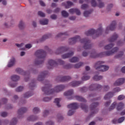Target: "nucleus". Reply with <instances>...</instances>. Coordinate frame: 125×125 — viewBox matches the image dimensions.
<instances>
[{
  "label": "nucleus",
  "mask_w": 125,
  "mask_h": 125,
  "mask_svg": "<svg viewBox=\"0 0 125 125\" xmlns=\"http://www.w3.org/2000/svg\"><path fill=\"white\" fill-rule=\"evenodd\" d=\"M49 86H50V85H48L46 87L42 88V91H43L45 94H47V95L51 94V93H53V92H60V91H62V90L65 88L64 85L57 86L55 87V89H50Z\"/></svg>",
  "instance_id": "1"
},
{
  "label": "nucleus",
  "mask_w": 125,
  "mask_h": 125,
  "mask_svg": "<svg viewBox=\"0 0 125 125\" xmlns=\"http://www.w3.org/2000/svg\"><path fill=\"white\" fill-rule=\"evenodd\" d=\"M35 55L38 58V60H35V65H40V64L43 63L46 53L42 50H39L35 52Z\"/></svg>",
  "instance_id": "2"
},
{
  "label": "nucleus",
  "mask_w": 125,
  "mask_h": 125,
  "mask_svg": "<svg viewBox=\"0 0 125 125\" xmlns=\"http://www.w3.org/2000/svg\"><path fill=\"white\" fill-rule=\"evenodd\" d=\"M103 62H97L95 63L94 67L97 71H101V72H105L109 70V66L107 65H103Z\"/></svg>",
  "instance_id": "3"
},
{
  "label": "nucleus",
  "mask_w": 125,
  "mask_h": 125,
  "mask_svg": "<svg viewBox=\"0 0 125 125\" xmlns=\"http://www.w3.org/2000/svg\"><path fill=\"white\" fill-rule=\"evenodd\" d=\"M58 64L64 65V64H65V62L60 59H57L56 62L52 60H50L48 61L47 67L48 69H51L52 67L56 66Z\"/></svg>",
  "instance_id": "4"
},
{
  "label": "nucleus",
  "mask_w": 125,
  "mask_h": 125,
  "mask_svg": "<svg viewBox=\"0 0 125 125\" xmlns=\"http://www.w3.org/2000/svg\"><path fill=\"white\" fill-rule=\"evenodd\" d=\"M102 32H103V30L102 28L100 27L98 28L97 30H95L94 29H91L85 32L86 36H92L94 34H96V35H98V36H100L101 34H102Z\"/></svg>",
  "instance_id": "5"
},
{
  "label": "nucleus",
  "mask_w": 125,
  "mask_h": 125,
  "mask_svg": "<svg viewBox=\"0 0 125 125\" xmlns=\"http://www.w3.org/2000/svg\"><path fill=\"white\" fill-rule=\"evenodd\" d=\"M80 42L84 44L83 46L84 49H89L91 47V46L89 44V42H90L89 40L87 39H82Z\"/></svg>",
  "instance_id": "6"
},
{
  "label": "nucleus",
  "mask_w": 125,
  "mask_h": 125,
  "mask_svg": "<svg viewBox=\"0 0 125 125\" xmlns=\"http://www.w3.org/2000/svg\"><path fill=\"white\" fill-rule=\"evenodd\" d=\"M118 48L114 47L112 49V50L102 53L101 54L102 55H106V56H110V55H113V54L115 53V52H117L118 51Z\"/></svg>",
  "instance_id": "7"
},
{
  "label": "nucleus",
  "mask_w": 125,
  "mask_h": 125,
  "mask_svg": "<svg viewBox=\"0 0 125 125\" xmlns=\"http://www.w3.org/2000/svg\"><path fill=\"white\" fill-rule=\"evenodd\" d=\"M125 78H120L118 79L113 84L114 86H118L119 85H122V84L125 83Z\"/></svg>",
  "instance_id": "8"
},
{
  "label": "nucleus",
  "mask_w": 125,
  "mask_h": 125,
  "mask_svg": "<svg viewBox=\"0 0 125 125\" xmlns=\"http://www.w3.org/2000/svg\"><path fill=\"white\" fill-rule=\"evenodd\" d=\"M16 63V60H15V58L13 57L10 60L7 64V67L8 68H11V67H13V66L15 65Z\"/></svg>",
  "instance_id": "9"
},
{
  "label": "nucleus",
  "mask_w": 125,
  "mask_h": 125,
  "mask_svg": "<svg viewBox=\"0 0 125 125\" xmlns=\"http://www.w3.org/2000/svg\"><path fill=\"white\" fill-rule=\"evenodd\" d=\"M79 40H80L79 36H77L76 37L71 38L69 39V41H68L69 44H70V45L75 44V43H76V42H78V41Z\"/></svg>",
  "instance_id": "10"
},
{
  "label": "nucleus",
  "mask_w": 125,
  "mask_h": 125,
  "mask_svg": "<svg viewBox=\"0 0 125 125\" xmlns=\"http://www.w3.org/2000/svg\"><path fill=\"white\" fill-rule=\"evenodd\" d=\"M67 107L69 109L75 110L79 107V105L77 103H72L67 105Z\"/></svg>",
  "instance_id": "11"
},
{
  "label": "nucleus",
  "mask_w": 125,
  "mask_h": 125,
  "mask_svg": "<svg viewBox=\"0 0 125 125\" xmlns=\"http://www.w3.org/2000/svg\"><path fill=\"white\" fill-rule=\"evenodd\" d=\"M101 87H102V86L100 84H93L90 86L89 89L90 90H93L94 89H96V88L99 89V88H101Z\"/></svg>",
  "instance_id": "12"
},
{
  "label": "nucleus",
  "mask_w": 125,
  "mask_h": 125,
  "mask_svg": "<svg viewBox=\"0 0 125 125\" xmlns=\"http://www.w3.org/2000/svg\"><path fill=\"white\" fill-rule=\"evenodd\" d=\"M49 21L47 19H43L40 20L39 23L41 25H48Z\"/></svg>",
  "instance_id": "13"
},
{
  "label": "nucleus",
  "mask_w": 125,
  "mask_h": 125,
  "mask_svg": "<svg viewBox=\"0 0 125 125\" xmlns=\"http://www.w3.org/2000/svg\"><path fill=\"white\" fill-rule=\"evenodd\" d=\"M115 28L116 25L115 24H111L109 26H108L105 30L106 34H108V32L110 31H113V30H115Z\"/></svg>",
  "instance_id": "14"
},
{
  "label": "nucleus",
  "mask_w": 125,
  "mask_h": 125,
  "mask_svg": "<svg viewBox=\"0 0 125 125\" xmlns=\"http://www.w3.org/2000/svg\"><path fill=\"white\" fill-rule=\"evenodd\" d=\"M28 109L26 107H22L20 108L18 111V114L19 116H21L24 114V113H26V111H27Z\"/></svg>",
  "instance_id": "15"
},
{
  "label": "nucleus",
  "mask_w": 125,
  "mask_h": 125,
  "mask_svg": "<svg viewBox=\"0 0 125 125\" xmlns=\"http://www.w3.org/2000/svg\"><path fill=\"white\" fill-rule=\"evenodd\" d=\"M74 55V52H70L67 54H63L62 56V59H66V58H69V57H71V56H73Z\"/></svg>",
  "instance_id": "16"
},
{
  "label": "nucleus",
  "mask_w": 125,
  "mask_h": 125,
  "mask_svg": "<svg viewBox=\"0 0 125 125\" xmlns=\"http://www.w3.org/2000/svg\"><path fill=\"white\" fill-rule=\"evenodd\" d=\"M16 72H17V73H18L20 75H22V76H26V75L27 74L26 72L24 71L23 70H22V69L20 68H17L16 69Z\"/></svg>",
  "instance_id": "17"
},
{
  "label": "nucleus",
  "mask_w": 125,
  "mask_h": 125,
  "mask_svg": "<svg viewBox=\"0 0 125 125\" xmlns=\"http://www.w3.org/2000/svg\"><path fill=\"white\" fill-rule=\"evenodd\" d=\"M11 80L13 82H18L20 80V77L18 75H14L11 77Z\"/></svg>",
  "instance_id": "18"
},
{
  "label": "nucleus",
  "mask_w": 125,
  "mask_h": 125,
  "mask_svg": "<svg viewBox=\"0 0 125 125\" xmlns=\"http://www.w3.org/2000/svg\"><path fill=\"white\" fill-rule=\"evenodd\" d=\"M82 83V82L81 81H73L70 83V85L71 86H78V85H80Z\"/></svg>",
  "instance_id": "19"
},
{
  "label": "nucleus",
  "mask_w": 125,
  "mask_h": 125,
  "mask_svg": "<svg viewBox=\"0 0 125 125\" xmlns=\"http://www.w3.org/2000/svg\"><path fill=\"white\" fill-rule=\"evenodd\" d=\"M117 111H121L122 109L125 107V104L123 103H119L118 104H117Z\"/></svg>",
  "instance_id": "20"
},
{
  "label": "nucleus",
  "mask_w": 125,
  "mask_h": 125,
  "mask_svg": "<svg viewBox=\"0 0 125 125\" xmlns=\"http://www.w3.org/2000/svg\"><path fill=\"white\" fill-rule=\"evenodd\" d=\"M83 76L82 78V81H87V80H89V79H90V76L86 75H87V73H86V72H84L83 73Z\"/></svg>",
  "instance_id": "21"
},
{
  "label": "nucleus",
  "mask_w": 125,
  "mask_h": 125,
  "mask_svg": "<svg viewBox=\"0 0 125 125\" xmlns=\"http://www.w3.org/2000/svg\"><path fill=\"white\" fill-rule=\"evenodd\" d=\"M45 75H47V72H42L40 75L38 76V81H42L43 78Z\"/></svg>",
  "instance_id": "22"
},
{
  "label": "nucleus",
  "mask_w": 125,
  "mask_h": 125,
  "mask_svg": "<svg viewBox=\"0 0 125 125\" xmlns=\"http://www.w3.org/2000/svg\"><path fill=\"white\" fill-rule=\"evenodd\" d=\"M118 38H119V36H118V34H114L112 36V37L109 39V41L110 42H114V41H116V40H117L118 39Z\"/></svg>",
  "instance_id": "23"
},
{
  "label": "nucleus",
  "mask_w": 125,
  "mask_h": 125,
  "mask_svg": "<svg viewBox=\"0 0 125 125\" xmlns=\"http://www.w3.org/2000/svg\"><path fill=\"white\" fill-rule=\"evenodd\" d=\"M74 94V90L72 89L67 91L66 92L64 93V95L65 96H70Z\"/></svg>",
  "instance_id": "24"
},
{
  "label": "nucleus",
  "mask_w": 125,
  "mask_h": 125,
  "mask_svg": "<svg viewBox=\"0 0 125 125\" xmlns=\"http://www.w3.org/2000/svg\"><path fill=\"white\" fill-rule=\"evenodd\" d=\"M71 78L70 76H64L61 78V81L62 82H68V81H70Z\"/></svg>",
  "instance_id": "25"
},
{
  "label": "nucleus",
  "mask_w": 125,
  "mask_h": 125,
  "mask_svg": "<svg viewBox=\"0 0 125 125\" xmlns=\"http://www.w3.org/2000/svg\"><path fill=\"white\" fill-rule=\"evenodd\" d=\"M19 28L21 29V30H22V29H24L25 28V23L23 21H20V23L19 24Z\"/></svg>",
  "instance_id": "26"
},
{
  "label": "nucleus",
  "mask_w": 125,
  "mask_h": 125,
  "mask_svg": "<svg viewBox=\"0 0 125 125\" xmlns=\"http://www.w3.org/2000/svg\"><path fill=\"white\" fill-rule=\"evenodd\" d=\"M99 56H100L98 55L96 52H92L90 55V57H91V58H96L99 57Z\"/></svg>",
  "instance_id": "27"
},
{
  "label": "nucleus",
  "mask_w": 125,
  "mask_h": 125,
  "mask_svg": "<svg viewBox=\"0 0 125 125\" xmlns=\"http://www.w3.org/2000/svg\"><path fill=\"white\" fill-rule=\"evenodd\" d=\"M98 1V7H99V8H102L103 7H104V6H105V4L104 3V2H103L102 1H101V0H97Z\"/></svg>",
  "instance_id": "28"
},
{
  "label": "nucleus",
  "mask_w": 125,
  "mask_h": 125,
  "mask_svg": "<svg viewBox=\"0 0 125 125\" xmlns=\"http://www.w3.org/2000/svg\"><path fill=\"white\" fill-rule=\"evenodd\" d=\"M51 37V34H46L44 35L42 38V41H45V40L47 39H49V38Z\"/></svg>",
  "instance_id": "29"
},
{
  "label": "nucleus",
  "mask_w": 125,
  "mask_h": 125,
  "mask_svg": "<svg viewBox=\"0 0 125 125\" xmlns=\"http://www.w3.org/2000/svg\"><path fill=\"white\" fill-rule=\"evenodd\" d=\"M102 79H103V77L101 76L96 75L93 77V80L96 82L100 81V80H102Z\"/></svg>",
  "instance_id": "30"
},
{
  "label": "nucleus",
  "mask_w": 125,
  "mask_h": 125,
  "mask_svg": "<svg viewBox=\"0 0 125 125\" xmlns=\"http://www.w3.org/2000/svg\"><path fill=\"white\" fill-rule=\"evenodd\" d=\"M67 4L65 5V8H70L71 6H73L74 5V3L73 2L70 1H67L66 2Z\"/></svg>",
  "instance_id": "31"
},
{
  "label": "nucleus",
  "mask_w": 125,
  "mask_h": 125,
  "mask_svg": "<svg viewBox=\"0 0 125 125\" xmlns=\"http://www.w3.org/2000/svg\"><path fill=\"white\" fill-rule=\"evenodd\" d=\"M83 65V63L80 62H79L78 63L75 64L74 65V67L75 68V69H79V68H81V67H82V66Z\"/></svg>",
  "instance_id": "32"
},
{
  "label": "nucleus",
  "mask_w": 125,
  "mask_h": 125,
  "mask_svg": "<svg viewBox=\"0 0 125 125\" xmlns=\"http://www.w3.org/2000/svg\"><path fill=\"white\" fill-rule=\"evenodd\" d=\"M70 62L72 63H75L76 62H78L79 61V58L76 57H74L72 58L69 60Z\"/></svg>",
  "instance_id": "33"
},
{
  "label": "nucleus",
  "mask_w": 125,
  "mask_h": 125,
  "mask_svg": "<svg viewBox=\"0 0 125 125\" xmlns=\"http://www.w3.org/2000/svg\"><path fill=\"white\" fill-rule=\"evenodd\" d=\"M98 105H99V104H98V103H95L92 104L90 105V108L91 109V110H94V109L97 107V106H98Z\"/></svg>",
  "instance_id": "34"
},
{
  "label": "nucleus",
  "mask_w": 125,
  "mask_h": 125,
  "mask_svg": "<svg viewBox=\"0 0 125 125\" xmlns=\"http://www.w3.org/2000/svg\"><path fill=\"white\" fill-rule=\"evenodd\" d=\"M17 119L14 118L11 121L10 125H16V124H17Z\"/></svg>",
  "instance_id": "35"
},
{
  "label": "nucleus",
  "mask_w": 125,
  "mask_h": 125,
  "mask_svg": "<svg viewBox=\"0 0 125 125\" xmlns=\"http://www.w3.org/2000/svg\"><path fill=\"white\" fill-rule=\"evenodd\" d=\"M113 93L109 92L105 95V96H104V99H109V98L113 97Z\"/></svg>",
  "instance_id": "36"
},
{
  "label": "nucleus",
  "mask_w": 125,
  "mask_h": 125,
  "mask_svg": "<svg viewBox=\"0 0 125 125\" xmlns=\"http://www.w3.org/2000/svg\"><path fill=\"white\" fill-rule=\"evenodd\" d=\"M113 46H114V44L110 43V44L105 45L104 46V49H105L106 50L111 49V48H112V47H113Z\"/></svg>",
  "instance_id": "37"
},
{
  "label": "nucleus",
  "mask_w": 125,
  "mask_h": 125,
  "mask_svg": "<svg viewBox=\"0 0 125 125\" xmlns=\"http://www.w3.org/2000/svg\"><path fill=\"white\" fill-rule=\"evenodd\" d=\"M75 99H77V100H79V101H82L83 102H86L85 100L83 99V98L79 96H75Z\"/></svg>",
  "instance_id": "38"
},
{
  "label": "nucleus",
  "mask_w": 125,
  "mask_h": 125,
  "mask_svg": "<svg viewBox=\"0 0 125 125\" xmlns=\"http://www.w3.org/2000/svg\"><path fill=\"white\" fill-rule=\"evenodd\" d=\"M116 106H117V103H116V102H115L111 104V105L109 107V111H112V110H114V109L116 108Z\"/></svg>",
  "instance_id": "39"
},
{
  "label": "nucleus",
  "mask_w": 125,
  "mask_h": 125,
  "mask_svg": "<svg viewBox=\"0 0 125 125\" xmlns=\"http://www.w3.org/2000/svg\"><path fill=\"white\" fill-rule=\"evenodd\" d=\"M81 108L83 109V110L86 113L87 112V106L85 104H81Z\"/></svg>",
  "instance_id": "40"
},
{
  "label": "nucleus",
  "mask_w": 125,
  "mask_h": 125,
  "mask_svg": "<svg viewBox=\"0 0 125 125\" xmlns=\"http://www.w3.org/2000/svg\"><path fill=\"white\" fill-rule=\"evenodd\" d=\"M60 102V99L57 98L55 100L54 103H55L57 106V107H61V105L59 104Z\"/></svg>",
  "instance_id": "41"
},
{
  "label": "nucleus",
  "mask_w": 125,
  "mask_h": 125,
  "mask_svg": "<svg viewBox=\"0 0 125 125\" xmlns=\"http://www.w3.org/2000/svg\"><path fill=\"white\" fill-rule=\"evenodd\" d=\"M63 51H65V48L64 47H62L61 48L58 49L56 53L57 54H59V53H61V52H63Z\"/></svg>",
  "instance_id": "42"
},
{
  "label": "nucleus",
  "mask_w": 125,
  "mask_h": 125,
  "mask_svg": "<svg viewBox=\"0 0 125 125\" xmlns=\"http://www.w3.org/2000/svg\"><path fill=\"white\" fill-rule=\"evenodd\" d=\"M23 90L24 87L21 86L16 89V91H17V92H21V91H22Z\"/></svg>",
  "instance_id": "43"
},
{
  "label": "nucleus",
  "mask_w": 125,
  "mask_h": 125,
  "mask_svg": "<svg viewBox=\"0 0 125 125\" xmlns=\"http://www.w3.org/2000/svg\"><path fill=\"white\" fill-rule=\"evenodd\" d=\"M62 15L63 17L65 18L69 16V14L66 12V11H62Z\"/></svg>",
  "instance_id": "44"
},
{
  "label": "nucleus",
  "mask_w": 125,
  "mask_h": 125,
  "mask_svg": "<svg viewBox=\"0 0 125 125\" xmlns=\"http://www.w3.org/2000/svg\"><path fill=\"white\" fill-rule=\"evenodd\" d=\"M91 4L92 6H93V7L97 6V3H96V1L95 0H92L91 1Z\"/></svg>",
  "instance_id": "45"
},
{
  "label": "nucleus",
  "mask_w": 125,
  "mask_h": 125,
  "mask_svg": "<svg viewBox=\"0 0 125 125\" xmlns=\"http://www.w3.org/2000/svg\"><path fill=\"white\" fill-rule=\"evenodd\" d=\"M49 114V111H48V110H45L43 112V117L45 118V117L48 116Z\"/></svg>",
  "instance_id": "46"
},
{
  "label": "nucleus",
  "mask_w": 125,
  "mask_h": 125,
  "mask_svg": "<svg viewBox=\"0 0 125 125\" xmlns=\"http://www.w3.org/2000/svg\"><path fill=\"white\" fill-rule=\"evenodd\" d=\"M38 15H39V16H40L41 17H44L45 16V14H44L43 12L41 11H39L38 12Z\"/></svg>",
  "instance_id": "47"
},
{
  "label": "nucleus",
  "mask_w": 125,
  "mask_h": 125,
  "mask_svg": "<svg viewBox=\"0 0 125 125\" xmlns=\"http://www.w3.org/2000/svg\"><path fill=\"white\" fill-rule=\"evenodd\" d=\"M33 112L34 114H38V113L40 112V108H39L38 107H34L33 108Z\"/></svg>",
  "instance_id": "48"
},
{
  "label": "nucleus",
  "mask_w": 125,
  "mask_h": 125,
  "mask_svg": "<svg viewBox=\"0 0 125 125\" xmlns=\"http://www.w3.org/2000/svg\"><path fill=\"white\" fill-rule=\"evenodd\" d=\"M74 113L75 110L71 109L69 110L67 115L68 116H72V115H74Z\"/></svg>",
  "instance_id": "49"
},
{
  "label": "nucleus",
  "mask_w": 125,
  "mask_h": 125,
  "mask_svg": "<svg viewBox=\"0 0 125 125\" xmlns=\"http://www.w3.org/2000/svg\"><path fill=\"white\" fill-rule=\"evenodd\" d=\"M90 13H91V12L86 11L84 12L83 15L85 17H88V15H89Z\"/></svg>",
  "instance_id": "50"
},
{
  "label": "nucleus",
  "mask_w": 125,
  "mask_h": 125,
  "mask_svg": "<svg viewBox=\"0 0 125 125\" xmlns=\"http://www.w3.org/2000/svg\"><path fill=\"white\" fill-rule=\"evenodd\" d=\"M123 55H124V53L123 52H120L118 55L115 56V58H120Z\"/></svg>",
  "instance_id": "51"
},
{
  "label": "nucleus",
  "mask_w": 125,
  "mask_h": 125,
  "mask_svg": "<svg viewBox=\"0 0 125 125\" xmlns=\"http://www.w3.org/2000/svg\"><path fill=\"white\" fill-rule=\"evenodd\" d=\"M76 8H71L69 10V12L71 14H74V13H76Z\"/></svg>",
  "instance_id": "52"
},
{
  "label": "nucleus",
  "mask_w": 125,
  "mask_h": 125,
  "mask_svg": "<svg viewBox=\"0 0 125 125\" xmlns=\"http://www.w3.org/2000/svg\"><path fill=\"white\" fill-rule=\"evenodd\" d=\"M124 121H125V117H122L118 119V123L121 124V123H123Z\"/></svg>",
  "instance_id": "53"
},
{
  "label": "nucleus",
  "mask_w": 125,
  "mask_h": 125,
  "mask_svg": "<svg viewBox=\"0 0 125 125\" xmlns=\"http://www.w3.org/2000/svg\"><path fill=\"white\" fill-rule=\"evenodd\" d=\"M87 7H88V5L84 4H82L81 6V9H83V10H84L85 9H86V8H87Z\"/></svg>",
  "instance_id": "54"
},
{
  "label": "nucleus",
  "mask_w": 125,
  "mask_h": 125,
  "mask_svg": "<svg viewBox=\"0 0 125 125\" xmlns=\"http://www.w3.org/2000/svg\"><path fill=\"white\" fill-rule=\"evenodd\" d=\"M28 121H35L36 118L33 116H29L27 118Z\"/></svg>",
  "instance_id": "55"
},
{
  "label": "nucleus",
  "mask_w": 125,
  "mask_h": 125,
  "mask_svg": "<svg viewBox=\"0 0 125 125\" xmlns=\"http://www.w3.org/2000/svg\"><path fill=\"white\" fill-rule=\"evenodd\" d=\"M51 100V98L45 97L43 99V101L44 102H48Z\"/></svg>",
  "instance_id": "56"
},
{
  "label": "nucleus",
  "mask_w": 125,
  "mask_h": 125,
  "mask_svg": "<svg viewBox=\"0 0 125 125\" xmlns=\"http://www.w3.org/2000/svg\"><path fill=\"white\" fill-rule=\"evenodd\" d=\"M75 13L76 15H81V14H82V13H81V11L78 8L76 9Z\"/></svg>",
  "instance_id": "57"
},
{
  "label": "nucleus",
  "mask_w": 125,
  "mask_h": 125,
  "mask_svg": "<svg viewBox=\"0 0 125 125\" xmlns=\"http://www.w3.org/2000/svg\"><path fill=\"white\" fill-rule=\"evenodd\" d=\"M0 116L1 117H3V118H4L7 116V113L6 112H2L1 113Z\"/></svg>",
  "instance_id": "58"
},
{
  "label": "nucleus",
  "mask_w": 125,
  "mask_h": 125,
  "mask_svg": "<svg viewBox=\"0 0 125 125\" xmlns=\"http://www.w3.org/2000/svg\"><path fill=\"white\" fill-rule=\"evenodd\" d=\"M82 55H83V57H86V56H88V52L84 51L83 52Z\"/></svg>",
  "instance_id": "59"
},
{
  "label": "nucleus",
  "mask_w": 125,
  "mask_h": 125,
  "mask_svg": "<svg viewBox=\"0 0 125 125\" xmlns=\"http://www.w3.org/2000/svg\"><path fill=\"white\" fill-rule=\"evenodd\" d=\"M32 95H33V94H30V93H26L24 95V97H25V98H27V97H30V96H32Z\"/></svg>",
  "instance_id": "60"
},
{
  "label": "nucleus",
  "mask_w": 125,
  "mask_h": 125,
  "mask_svg": "<svg viewBox=\"0 0 125 125\" xmlns=\"http://www.w3.org/2000/svg\"><path fill=\"white\" fill-rule=\"evenodd\" d=\"M16 46L19 47V48H21V47H23L24 44L23 43H21V44L19 43H16Z\"/></svg>",
  "instance_id": "61"
},
{
  "label": "nucleus",
  "mask_w": 125,
  "mask_h": 125,
  "mask_svg": "<svg viewBox=\"0 0 125 125\" xmlns=\"http://www.w3.org/2000/svg\"><path fill=\"white\" fill-rule=\"evenodd\" d=\"M125 96L123 95H121L118 97V100H123V99H125Z\"/></svg>",
  "instance_id": "62"
},
{
  "label": "nucleus",
  "mask_w": 125,
  "mask_h": 125,
  "mask_svg": "<svg viewBox=\"0 0 125 125\" xmlns=\"http://www.w3.org/2000/svg\"><path fill=\"white\" fill-rule=\"evenodd\" d=\"M54 125V123L52 121H48L46 122V125Z\"/></svg>",
  "instance_id": "63"
},
{
  "label": "nucleus",
  "mask_w": 125,
  "mask_h": 125,
  "mask_svg": "<svg viewBox=\"0 0 125 125\" xmlns=\"http://www.w3.org/2000/svg\"><path fill=\"white\" fill-rule=\"evenodd\" d=\"M76 16H71L69 17V20H71L72 21H74L76 20Z\"/></svg>",
  "instance_id": "64"
}]
</instances>
